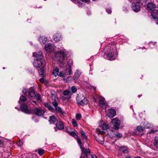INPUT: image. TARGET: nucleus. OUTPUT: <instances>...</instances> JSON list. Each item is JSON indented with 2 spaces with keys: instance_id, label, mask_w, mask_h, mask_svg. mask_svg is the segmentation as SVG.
Wrapping results in <instances>:
<instances>
[{
  "instance_id": "obj_11",
  "label": "nucleus",
  "mask_w": 158,
  "mask_h": 158,
  "mask_svg": "<svg viewBox=\"0 0 158 158\" xmlns=\"http://www.w3.org/2000/svg\"><path fill=\"white\" fill-rule=\"evenodd\" d=\"M62 39L61 34L59 32L56 33L53 36L54 40L56 42H58L61 40Z\"/></svg>"
},
{
  "instance_id": "obj_18",
  "label": "nucleus",
  "mask_w": 158,
  "mask_h": 158,
  "mask_svg": "<svg viewBox=\"0 0 158 158\" xmlns=\"http://www.w3.org/2000/svg\"><path fill=\"white\" fill-rule=\"evenodd\" d=\"M151 15L154 19H157L158 18V10H153L152 12Z\"/></svg>"
},
{
  "instance_id": "obj_60",
  "label": "nucleus",
  "mask_w": 158,
  "mask_h": 158,
  "mask_svg": "<svg viewBox=\"0 0 158 158\" xmlns=\"http://www.w3.org/2000/svg\"><path fill=\"white\" fill-rule=\"evenodd\" d=\"M142 96V94H140V95H139L138 96V97L139 98L140 97H141Z\"/></svg>"
},
{
  "instance_id": "obj_26",
  "label": "nucleus",
  "mask_w": 158,
  "mask_h": 158,
  "mask_svg": "<svg viewBox=\"0 0 158 158\" xmlns=\"http://www.w3.org/2000/svg\"><path fill=\"white\" fill-rule=\"evenodd\" d=\"M68 134L70 135L73 137H74L75 136L77 137L76 139H77V137H79L77 136V131L75 130L74 131L69 132H68Z\"/></svg>"
},
{
  "instance_id": "obj_21",
  "label": "nucleus",
  "mask_w": 158,
  "mask_h": 158,
  "mask_svg": "<svg viewBox=\"0 0 158 158\" xmlns=\"http://www.w3.org/2000/svg\"><path fill=\"white\" fill-rule=\"evenodd\" d=\"M79 132L81 134L82 137L84 139H85L86 141H87L88 140L87 136L82 129L80 130Z\"/></svg>"
},
{
  "instance_id": "obj_64",
  "label": "nucleus",
  "mask_w": 158,
  "mask_h": 158,
  "mask_svg": "<svg viewBox=\"0 0 158 158\" xmlns=\"http://www.w3.org/2000/svg\"><path fill=\"white\" fill-rule=\"evenodd\" d=\"M157 19V22H156V23L158 24V18Z\"/></svg>"
},
{
  "instance_id": "obj_56",
  "label": "nucleus",
  "mask_w": 158,
  "mask_h": 158,
  "mask_svg": "<svg viewBox=\"0 0 158 158\" xmlns=\"http://www.w3.org/2000/svg\"><path fill=\"white\" fill-rule=\"evenodd\" d=\"M91 158H97V156L95 155H91Z\"/></svg>"
},
{
  "instance_id": "obj_20",
  "label": "nucleus",
  "mask_w": 158,
  "mask_h": 158,
  "mask_svg": "<svg viewBox=\"0 0 158 158\" xmlns=\"http://www.w3.org/2000/svg\"><path fill=\"white\" fill-rule=\"evenodd\" d=\"M47 40V38L44 36H40L39 39V41L41 44H45L46 43Z\"/></svg>"
},
{
  "instance_id": "obj_54",
  "label": "nucleus",
  "mask_w": 158,
  "mask_h": 158,
  "mask_svg": "<svg viewBox=\"0 0 158 158\" xmlns=\"http://www.w3.org/2000/svg\"><path fill=\"white\" fill-rule=\"evenodd\" d=\"M151 127V126L150 125V124H148L147 125V127H146L148 128H149Z\"/></svg>"
},
{
  "instance_id": "obj_63",
  "label": "nucleus",
  "mask_w": 158,
  "mask_h": 158,
  "mask_svg": "<svg viewBox=\"0 0 158 158\" xmlns=\"http://www.w3.org/2000/svg\"><path fill=\"white\" fill-rule=\"evenodd\" d=\"M100 131V129H97V131Z\"/></svg>"
},
{
  "instance_id": "obj_40",
  "label": "nucleus",
  "mask_w": 158,
  "mask_h": 158,
  "mask_svg": "<svg viewBox=\"0 0 158 158\" xmlns=\"http://www.w3.org/2000/svg\"><path fill=\"white\" fill-rule=\"evenodd\" d=\"M35 97L37 100H39L41 98V96L40 94H37L35 95Z\"/></svg>"
},
{
  "instance_id": "obj_58",
  "label": "nucleus",
  "mask_w": 158,
  "mask_h": 158,
  "mask_svg": "<svg viewBox=\"0 0 158 158\" xmlns=\"http://www.w3.org/2000/svg\"><path fill=\"white\" fill-rule=\"evenodd\" d=\"M125 158H132L131 156H126Z\"/></svg>"
},
{
  "instance_id": "obj_39",
  "label": "nucleus",
  "mask_w": 158,
  "mask_h": 158,
  "mask_svg": "<svg viewBox=\"0 0 158 158\" xmlns=\"http://www.w3.org/2000/svg\"><path fill=\"white\" fill-rule=\"evenodd\" d=\"M148 0H141L140 2H141L142 5L145 6Z\"/></svg>"
},
{
  "instance_id": "obj_37",
  "label": "nucleus",
  "mask_w": 158,
  "mask_h": 158,
  "mask_svg": "<svg viewBox=\"0 0 158 158\" xmlns=\"http://www.w3.org/2000/svg\"><path fill=\"white\" fill-rule=\"evenodd\" d=\"M71 91L73 93H75L77 92V89L75 86H73L71 88Z\"/></svg>"
},
{
  "instance_id": "obj_55",
  "label": "nucleus",
  "mask_w": 158,
  "mask_h": 158,
  "mask_svg": "<svg viewBox=\"0 0 158 158\" xmlns=\"http://www.w3.org/2000/svg\"><path fill=\"white\" fill-rule=\"evenodd\" d=\"M3 143V141L0 138V145L2 144Z\"/></svg>"
},
{
  "instance_id": "obj_38",
  "label": "nucleus",
  "mask_w": 158,
  "mask_h": 158,
  "mask_svg": "<svg viewBox=\"0 0 158 158\" xmlns=\"http://www.w3.org/2000/svg\"><path fill=\"white\" fill-rule=\"evenodd\" d=\"M52 104L55 107L58 106V103L56 102V100L55 99L54 100V101H52Z\"/></svg>"
},
{
  "instance_id": "obj_30",
  "label": "nucleus",
  "mask_w": 158,
  "mask_h": 158,
  "mask_svg": "<svg viewBox=\"0 0 158 158\" xmlns=\"http://www.w3.org/2000/svg\"><path fill=\"white\" fill-rule=\"evenodd\" d=\"M40 68V69H37L39 72V74H40V75H43L44 72V68H43V67H42Z\"/></svg>"
},
{
  "instance_id": "obj_48",
  "label": "nucleus",
  "mask_w": 158,
  "mask_h": 158,
  "mask_svg": "<svg viewBox=\"0 0 158 158\" xmlns=\"http://www.w3.org/2000/svg\"><path fill=\"white\" fill-rule=\"evenodd\" d=\"M22 92L24 94H25L27 92V89L25 88H24L22 90Z\"/></svg>"
},
{
  "instance_id": "obj_47",
  "label": "nucleus",
  "mask_w": 158,
  "mask_h": 158,
  "mask_svg": "<svg viewBox=\"0 0 158 158\" xmlns=\"http://www.w3.org/2000/svg\"><path fill=\"white\" fill-rule=\"evenodd\" d=\"M64 74L63 73V72H61L58 73V75L57 76L60 77H63L64 76Z\"/></svg>"
},
{
  "instance_id": "obj_32",
  "label": "nucleus",
  "mask_w": 158,
  "mask_h": 158,
  "mask_svg": "<svg viewBox=\"0 0 158 158\" xmlns=\"http://www.w3.org/2000/svg\"><path fill=\"white\" fill-rule=\"evenodd\" d=\"M145 128L141 126H138L137 127V130L140 132H143Z\"/></svg>"
},
{
  "instance_id": "obj_51",
  "label": "nucleus",
  "mask_w": 158,
  "mask_h": 158,
  "mask_svg": "<svg viewBox=\"0 0 158 158\" xmlns=\"http://www.w3.org/2000/svg\"><path fill=\"white\" fill-rule=\"evenodd\" d=\"M157 132L156 131L152 130L150 132L151 134H153Z\"/></svg>"
},
{
  "instance_id": "obj_29",
  "label": "nucleus",
  "mask_w": 158,
  "mask_h": 158,
  "mask_svg": "<svg viewBox=\"0 0 158 158\" xmlns=\"http://www.w3.org/2000/svg\"><path fill=\"white\" fill-rule=\"evenodd\" d=\"M37 150L36 151L37 152ZM37 151L38 153L40 155L42 156L44 153L45 150L41 148L38 149H37Z\"/></svg>"
},
{
  "instance_id": "obj_22",
  "label": "nucleus",
  "mask_w": 158,
  "mask_h": 158,
  "mask_svg": "<svg viewBox=\"0 0 158 158\" xmlns=\"http://www.w3.org/2000/svg\"><path fill=\"white\" fill-rule=\"evenodd\" d=\"M105 55L106 56L107 59L109 60H112L114 59V53H109V54H105Z\"/></svg>"
},
{
  "instance_id": "obj_15",
  "label": "nucleus",
  "mask_w": 158,
  "mask_h": 158,
  "mask_svg": "<svg viewBox=\"0 0 158 158\" xmlns=\"http://www.w3.org/2000/svg\"><path fill=\"white\" fill-rule=\"evenodd\" d=\"M56 127L58 129L62 130L64 129V124L61 121H58L56 124Z\"/></svg>"
},
{
  "instance_id": "obj_45",
  "label": "nucleus",
  "mask_w": 158,
  "mask_h": 158,
  "mask_svg": "<svg viewBox=\"0 0 158 158\" xmlns=\"http://www.w3.org/2000/svg\"><path fill=\"white\" fill-rule=\"evenodd\" d=\"M81 118V115L80 114H76V118L77 120H80Z\"/></svg>"
},
{
  "instance_id": "obj_34",
  "label": "nucleus",
  "mask_w": 158,
  "mask_h": 158,
  "mask_svg": "<svg viewBox=\"0 0 158 158\" xmlns=\"http://www.w3.org/2000/svg\"><path fill=\"white\" fill-rule=\"evenodd\" d=\"M20 100L21 101L25 102L27 100V98L25 96L21 95L20 98Z\"/></svg>"
},
{
  "instance_id": "obj_35",
  "label": "nucleus",
  "mask_w": 158,
  "mask_h": 158,
  "mask_svg": "<svg viewBox=\"0 0 158 158\" xmlns=\"http://www.w3.org/2000/svg\"><path fill=\"white\" fill-rule=\"evenodd\" d=\"M102 128L104 130H107L109 128V125L106 124H103L102 126Z\"/></svg>"
},
{
  "instance_id": "obj_17",
  "label": "nucleus",
  "mask_w": 158,
  "mask_h": 158,
  "mask_svg": "<svg viewBox=\"0 0 158 158\" xmlns=\"http://www.w3.org/2000/svg\"><path fill=\"white\" fill-rule=\"evenodd\" d=\"M155 7V5L153 3L149 2L147 4V9L150 11L153 10Z\"/></svg>"
},
{
  "instance_id": "obj_7",
  "label": "nucleus",
  "mask_w": 158,
  "mask_h": 158,
  "mask_svg": "<svg viewBox=\"0 0 158 158\" xmlns=\"http://www.w3.org/2000/svg\"><path fill=\"white\" fill-rule=\"evenodd\" d=\"M20 109L22 111L26 114L32 113L31 110L28 109L27 106L26 104H22L20 105Z\"/></svg>"
},
{
  "instance_id": "obj_44",
  "label": "nucleus",
  "mask_w": 158,
  "mask_h": 158,
  "mask_svg": "<svg viewBox=\"0 0 158 158\" xmlns=\"http://www.w3.org/2000/svg\"><path fill=\"white\" fill-rule=\"evenodd\" d=\"M72 77H68L67 78H64V80L66 81L67 82H69L71 81L72 80Z\"/></svg>"
},
{
  "instance_id": "obj_43",
  "label": "nucleus",
  "mask_w": 158,
  "mask_h": 158,
  "mask_svg": "<svg viewBox=\"0 0 158 158\" xmlns=\"http://www.w3.org/2000/svg\"><path fill=\"white\" fill-rule=\"evenodd\" d=\"M115 136L118 139L122 137V135L121 133H118L117 134H116Z\"/></svg>"
},
{
  "instance_id": "obj_28",
  "label": "nucleus",
  "mask_w": 158,
  "mask_h": 158,
  "mask_svg": "<svg viewBox=\"0 0 158 158\" xmlns=\"http://www.w3.org/2000/svg\"><path fill=\"white\" fill-rule=\"evenodd\" d=\"M59 69L58 68H56L54 70L52 73L53 75L55 77H56L59 73Z\"/></svg>"
},
{
  "instance_id": "obj_6",
  "label": "nucleus",
  "mask_w": 158,
  "mask_h": 158,
  "mask_svg": "<svg viewBox=\"0 0 158 158\" xmlns=\"http://www.w3.org/2000/svg\"><path fill=\"white\" fill-rule=\"evenodd\" d=\"M139 2H137L132 3L131 8L135 12H138L140 10V6L139 3Z\"/></svg>"
},
{
  "instance_id": "obj_27",
  "label": "nucleus",
  "mask_w": 158,
  "mask_h": 158,
  "mask_svg": "<svg viewBox=\"0 0 158 158\" xmlns=\"http://www.w3.org/2000/svg\"><path fill=\"white\" fill-rule=\"evenodd\" d=\"M154 145L155 147L158 148V137L156 136L155 137Z\"/></svg>"
},
{
  "instance_id": "obj_62",
  "label": "nucleus",
  "mask_w": 158,
  "mask_h": 158,
  "mask_svg": "<svg viewBox=\"0 0 158 158\" xmlns=\"http://www.w3.org/2000/svg\"><path fill=\"white\" fill-rule=\"evenodd\" d=\"M80 158H85L84 157H83V156H81L80 157Z\"/></svg>"
},
{
  "instance_id": "obj_3",
  "label": "nucleus",
  "mask_w": 158,
  "mask_h": 158,
  "mask_svg": "<svg viewBox=\"0 0 158 158\" xmlns=\"http://www.w3.org/2000/svg\"><path fill=\"white\" fill-rule=\"evenodd\" d=\"M76 100L77 103L82 106L86 105L88 103L87 99L83 94H81L78 95Z\"/></svg>"
},
{
  "instance_id": "obj_23",
  "label": "nucleus",
  "mask_w": 158,
  "mask_h": 158,
  "mask_svg": "<svg viewBox=\"0 0 158 158\" xmlns=\"http://www.w3.org/2000/svg\"><path fill=\"white\" fill-rule=\"evenodd\" d=\"M28 93L30 97H32L35 96V91L33 88L31 87L29 89Z\"/></svg>"
},
{
  "instance_id": "obj_12",
  "label": "nucleus",
  "mask_w": 158,
  "mask_h": 158,
  "mask_svg": "<svg viewBox=\"0 0 158 158\" xmlns=\"http://www.w3.org/2000/svg\"><path fill=\"white\" fill-rule=\"evenodd\" d=\"M53 110L56 111V112L59 113H60V116H61V115H64L66 114V113L63 111L60 107L57 106L56 107H55Z\"/></svg>"
},
{
  "instance_id": "obj_59",
  "label": "nucleus",
  "mask_w": 158,
  "mask_h": 158,
  "mask_svg": "<svg viewBox=\"0 0 158 158\" xmlns=\"http://www.w3.org/2000/svg\"><path fill=\"white\" fill-rule=\"evenodd\" d=\"M135 158H142L141 157L139 156H137L135 157Z\"/></svg>"
},
{
  "instance_id": "obj_52",
  "label": "nucleus",
  "mask_w": 158,
  "mask_h": 158,
  "mask_svg": "<svg viewBox=\"0 0 158 158\" xmlns=\"http://www.w3.org/2000/svg\"><path fill=\"white\" fill-rule=\"evenodd\" d=\"M106 10L108 14H110L111 12V10L110 9H107Z\"/></svg>"
},
{
  "instance_id": "obj_25",
  "label": "nucleus",
  "mask_w": 158,
  "mask_h": 158,
  "mask_svg": "<svg viewBox=\"0 0 158 158\" xmlns=\"http://www.w3.org/2000/svg\"><path fill=\"white\" fill-rule=\"evenodd\" d=\"M99 104L102 106H105L106 107V103L105 101V98H102L99 100Z\"/></svg>"
},
{
  "instance_id": "obj_5",
  "label": "nucleus",
  "mask_w": 158,
  "mask_h": 158,
  "mask_svg": "<svg viewBox=\"0 0 158 158\" xmlns=\"http://www.w3.org/2000/svg\"><path fill=\"white\" fill-rule=\"evenodd\" d=\"M107 49L105 54H109V53H114L116 50V46L114 45H111L106 48L105 49Z\"/></svg>"
},
{
  "instance_id": "obj_9",
  "label": "nucleus",
  "mask_w": 158,
  "mask_h": 158,
  "mask_svg": "<svg viewBox=\"0 0 158 158\" xmlns=\"http://www.w3.org/2000/svg\"><path fill=\"white\" fill-rule=\"evenodd\" d=\"M107 115L110 118H113L116 115V111L114 109H109L107 111Z\"/></svg>"
},
{
  "instance_id": "obj_50",
  "label": "nucleus",
  "mask_w": 158,
  "mask_h": 158,
  "mask_svg": "<svg viewBox=\"0 0 158 158\" xmlns=\"http://www.w3.org/2000/svg\"><path fill=\"white\" fill-rule=\"evenodd\" d=\"M71 98V96H70L68 98H67V97H62L63 100H65L66 99H69V98Z\"/></svg>"
},
{
  "instance_id": "obj_49",
  "label": "nucleus",
  "mask_w": 158,
  "mask_h": 158,
  "mask_svg": "<svg viewBox=\"0 0 158 158\" xmlns=\"http://www.w3.org/2000/svg\"><path fill=\"white\" fill-rule=\"evenodd\" d=\"M39 81L42 84L44 83V79L43 78H40V79Z\"/></svg>"
},
{
  "instance_id": "obj_57",
  "label": "nucleus",
  "mask_w": 158,
  "mask_h": 158,
  "mask_svg": "<svg viewBox=\"0 0 158 158\" xmlns=\"http://www.w3.org/2000/svg\"><path fill=\"white\" fill-rule=\"evenodd\" d=\"M52 98L53 100V101H54V100L55 99H56V97L55 96H54L53 95H52Z\"/></svg>"
},
{
  "instance_id": "obj_31",
  "label": "nucleus",
  "mask_w": 158,
  "mask_h": 158,
  "mask_svg": "<svg viewBox=\"0 0 158 158\" xmlns=\"http://www.w3.org/2000/svg\"><path fill=\"white\" fill-rule=\"evenodd\" d=\"M52 45L51 43H49L48 44L45 45V49L46 50H48V49L52 50V49L51 48Z\"/></svg>"
},
{
  "instance_id": "obj_13",
  "label": "nucleus",
  "mask_w": 158,
  "mask_h": 158,
  "mask_svg": "<svg viewBox=\"0 0 158 158\" xmlns=\"http://www.w3.org/2000/svg\"><path fill=\"white\" fill-rule=\"evenodd\" d=\"M33 65L36 69H39L42 67V63L40 60H35L33 63Z\"/></svg>"
},
{
  "instance_id": "obj_16",
  "label": "nucleus",
  "mask_w": 158,
  "mask_h": 158,
  "mask_svg": "<svg viewBox=\"0 0 158 158\" xmlns=\"http://www.w3.org/2000/svg\"><path fill=\"white\" fill-rule=\"evenodd\" d=\"M49 121L51 124H55L58 122V120L54 115H52L50 116Z\"/></svg>"
},
{
  "instance_id": "obj_33",
  "label": "nucleus",
  "mask_w": 158,
  "mask_h": 158,
  "mask_svg": "<svg viewBox=\"0 0 158 158\" xmlns=\"http://www.w3.org/2000/svg\"><path fill=\"white\" fill-rule=\"evenodd\" d=\"M73 61L71 59H69L67 63V65L69 67H71L73 65Z\"/></svg>"
},
{
  "instance_id": "obj_53",
  "label": "nucleus",
  "mask_w": 158,
  "mask_h": 158,
  "mask_svg": "<svg viewBox=\"0 0 158 158\" xmlns=\"http://www.w3.org/2000/svg\"><path fill=\"white\" fill-rule=\"evenodd\" d=\"M80 1L85 2H88L90 1V0H80Z\"/></svg>"
},
{
  "instance_id": "obj_61",
  "label": "nucleus",
  "mask_w": 158,
  "mask_h": 158,
  "mask_svg": "<svg viewBox=\"0 0 158 158\" xmlns=\"http://www.w3.org/2000/svg\"><path fill=\"white\" fill-rule=\"evenodd\" d=\"M32 102H33L35 103L36 104V101H32Z\"/></svg>"
},
{
  "instance_id": "obj_2",
  "label": "nucleus",
  "mask_w": 158,
  "mask_h": 158,
  "mask_svg": "<svg viewBox=\"0 0 158 158\" xmlns=\"http://www.w3.org/2000/svg\"><path fill=\"white\" fill-rule=\"evenodd\" d=\"M77 141L80 145V147L82 151L81 155L84 154L86 156L85 158H88L91 155L90 154L91 152L90 150L88 148L85 149L84 147H82L81 145L82 143L81 139L79 137H77Z\"/></svg>"
},
{
  "instance_id": "obj_8",
  "label": "nucleus",
  "mask_w": 158,
  "mask_h": 158,
  "mask_svg": "<svg viewBox=\"0 0 158 158\" xmlns=\"http://www.w3.org/2000/svg\"><path fill=\"white\" fill-rule=\"evenodd\" d=\"M118 151L122 154H127L129 152V149L127 146H122L119 147Z\"/></svg>"
},
{
  "instance_id": "obj_41",
  "label": "nucleus",
  "mask_w": 158,
  "mask_h": 158,
  "mask_svg": "<svg viewBox=\"0 0 158 158\" xmlns=\"http://www.w3.org/2000/svg\"><path fill=\"white\" fill-rule=\"evenodd\" d=\"M68 70V73L69 75H72L73 74V72H72V69L71 67H69V68L66 69V71Z\"/></svg>"
},
{
  "instance_id": "obj_4",
  "label": "nucleus",
  "mask_w": 158,
  "mask_h": 158,
  "mask_svg": "<svg viewBox=\"0 0 158 158\" xmlns=\"http://www.w3.org/2000/svg\"><path fill=\"white\" fill-rule=\"evenodd\" d=\"M32 113L40 116H43L44 113V111L41 108L36 107L31 110Z\"/></svg>"
},
{
  "instance_id": "obj_42",
  "label": "nucleus",
  "mask_w": 158,
  "mask_h": 158,
  "mask_svg": "<svg viewBox=\"0 0 158 158\" xmlns=\"http://www.w3.org/2000/svg\"><path fill=\"white\" fill-rule=\"evenodd\" d=\"M70 94V92L68 90H65L63 92V94L64 95H68Z\"/></svg>"
},
{
  "instance_id": "obj_10",
  "label": "nucleus",
  "mask_w": 158,
  "mask_h": 158,
  "mask_svg": "<svg viewBox=\"0 0 158 158\" xmlns=\"http://www.w3.org/2000/svg\"><path fill=\"white\" fill-rule=\"evenodd\" d=\"M112 122L114 124V128L115 129H118L120 126V120L118 119L117 118H115L112 120Z\"/></svg>"
},
{
  "instance_id": "obj_14",
  "label": "nucleus",
  "mask_w": 158,
  "mask_h": 158,
  "mask_svg": "<svg viewBox=\"0 0 158 158\" xmlns=\"http://www.w3.org/2000/svg\"><path fill=\"white\" fill-rule=\"evenodd\" d=\"M33 56L36 58V59L35 60H40L42 59L43 56L41 52H39L37 53L34 52L33 53Z\"/></svg>"
},
{
  "instance_id": "obj_46",
  "label": "nucleus",
  "mask_w": 158,
  "mask_h": 158,
  "mask_svg": "<svg viewBox=\"0 0 158 158\" xmlns=\"http://www.w3.org/2000/svg\"><path fill=\"white\" fill-rule=\"evenodd\" d=\"M17 144L19 147H21L23 144V143L21 141H19L17 143Z\"/></svg>"
},
{
  "instance_id": "obj_24",
  "label": "nucleus",
  "mask_w": 158,
  "mask_h": 158,
  "mask_svg": "<svg viewBox=\"0 0 158 158\" xmlns=\"http://www.w3.org/2000/svg\"><path fill=\"white\" fill-rule=\"evenodd\" d=\"M44 105L45 107L51 111H53V108L51 106V105L48 103H44Z\"/></svg>"
},
{
  "instance_id": "obj_1",
  "label": "nucleus",
  "mask_w": 158,
  "mask_h": 158,
  "mask_svg": "<svg viewBox=\"0 0 158 158\" xmlns=\"http://www.w3.org/2000/svg\"><path fill=\"white\" fill-rule=\"evenodd\" d=\"M66 52L60 51L56 54V56L57 59L62 64H64L66 61Z\"/></svg>"
},
{
  "instance_id": "obj_36",
  "label": "nucleus",
  "mask_w": 158,
  "mask_h": 158,
  "mask_svg": "<svg viewBox=\"0 0 158 158\" xmlns=\"http://www.w3.org/2000/svg\"><path fill=\"white\" fill-rule=\"evenodd\" d=\"M72 124L75 127H77V121L74 119H72Z\"/></svg>"
},
{
  "instance_id": "obj_19",
  "label": "nucleus",
  "mask_w": 158,
  "mask_h": 158,
  "mask_svg": "<svg viewBox=\"0 0 158 158\" xmlns=\"http://www.w3.org/2000/svg\"><path fill=\"white\" fill-rule=\"evenodd\" d=\"M81 73L78 70H77L73 76V78L74 80H76L79 78Z\"/></svg>"
}]
</instances>
